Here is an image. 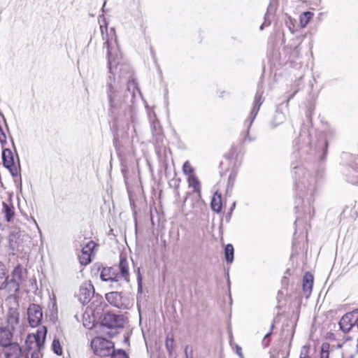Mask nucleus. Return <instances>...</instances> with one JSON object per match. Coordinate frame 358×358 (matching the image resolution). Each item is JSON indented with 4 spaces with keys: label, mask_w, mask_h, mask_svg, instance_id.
<instances>
[{
    "label": "nucleus",
    "mask_w": 358,
    "mask_h": 358,
    "mask_svg": "<svg viewBox=\"0 0 358 358\" xmlns=\"http://www.w3.org/2000/svg\"><path fill=\"white\" fill-rule=\"evenodd\" d=\"M100 278L103 281L109 282L112 289H118L130 281L129 263L126 256L120 255L118 271L115 267H105L101 271Z\"/></svg>",
    "instance_id": "f257e3e1"
},
{
    "label": "nucleus",
    "mask_w": 358,
    "mask_h": 358,
    "mask_svg": "<svg viewBox=\"0 0 358 358\" xmlns=\"http://www.w3.org/2000/svg\"><path fill=\"white\" fill-rule=\"evenodd\" d=\"M106 94L109 103V112L117 118L121 110L130 107L126 105L127 94H122L121 87L113 76H109L106 83Z\"/></svg>",
    "instance_id": "f03ea898"
},
{
    "label": "nucleus",
    "mask_w": 358,
    "mask_h": 358,
    "mask_svg": "<svg viewBox=\"0 0 358 358\" xmlns=\"http://www.w3.org/2000/svg\"><path fill=\"white\" fill-rule=\"evenodd\" d=\"M295 187L300 196H313L317 190V178L315 174L303 167L294 166Z\"/></svg>",
    "instance_id": "7ed1b4c3"
},
{
    "label": "nucleus",
    "mask_w": 358,
    "mask_h": 358,
    "mask_svg": "<svg viewBox=\"0 0 358 358\" xmlns=\"http://www.w3.org/2000/svg\"><path fill=\"white\" fill-rule=\"evenodd\" d=\"M101 32L103 40L106 42L103 44L104 48L107 49L108 65L109 73H113L112 70L119 64L121 59V55L118 50L117 45V39L115 38V29H110V35L107 34L108 28L106 26H100Z\"/></svg>",
    "instance_id": "20e7f679"
},
{
    "label": "nucleus",
    "mask_w": 358,
    "mask_h": 358,
    "mask_svg": "<svg viewBox=\"0 0 358 358\" xmlns=\"http://www.w3.org/2000/svg\"><path fill=\"white\" fill-rule=\"evenodd\" d=\"M46 334L47 328L45 326H42L35 334H31L27 336L25 344L29 351L33 350L31 354V358L42 357L41 350L44 348Z\"/></svg>",
    "instance_id": "39448f33"
},
{
    "label": "nucleus",
    "mask_w": 358,
    "mask_h": 358,
    "mask_svg": "<svg viewBox=\"0 0 358 358\" xmlns=\"http://www.w3.org/2000/svg\"><path fill=\"white\" fill-rule=\"evenodd\" d=\"M78 298L83 305L88 303L93 299L92 305L95 307L91 308L94 310H97L98 306L101 304V297L99 295L94 296V288L91 282H85L80 285Z\"/></svg>",
    "instance_id": "423d86ee"
},
{
    "label": "nucleus",
    "mask_w": 358,
    "mask_h": 358,
    "mask_svg": "<svg viewBox=\"0 0 358 358\" xmlns=\"http://www.w3.org/2000/svg\"><path fill=\"white\" fill-rule=\"evenodd\" d=\"M94 353L100 357H108L113 352L114 343L101 336L95 337L91 342Z\"/></svg>",
    "instance_id": "0eeeda50"
},
{
    "label": "nucleus",
    "mask_w": 358,
    "mask_h": 358,
    "mask_svg": "<svg viewBox=\"0 0 358 358\" xmlns=\"http://www.w3.org/2000/svg\"><path fill=\"white\" fill-rule=\"evenodd\" d=\"M123 324L124 322L120 316L110 313H106L101 320L103 328L111 329L110 331L106 333L110 337L116 334V331H113V329L122 328Z\"/></svg>",
    "instance_id": "6e6552de"
},
{
    "label": "nucleus",
    "mask_w": 358,
    "mask_h": 358,
    "mask_svg": "<svg viewBox=\"0 0 358 358\" xmlns=\"http://www.w3.org/2000/svg\"><path fill=\"white\" fill-rule=\"evenodd\" d=\"M43 318V312L41 307L36 303H31L27 308V319L29 325L31 327H38Z\"/></svg>",
    "instance_id": "1a4fd4ad"
},
{
    "label": "nucleus",
    "mask_w": 358,
    "mask_h": 358,
    "mask_svg": "<svg viewBox=\"0 0 358 358\" xmlns=\"http://www.w3.org/2000/svg\"><path fill=\"white\" fill-rule=\"evenodd\" d=\"M2 159L3 166L7 168L13 176L17 175L19 167V159L16 162L12 151L8 148H5L2 152Z\"/></svg>",
    "instance_id": "9d476101"
},
{
    "label": "nucleus",
    "mask_w": 358,
    "mask_h": 358,
    "mask_svg": "<svg viewBox=\"0 0 358 358\" xmlns=\"http://www.w3.org/2000/svg\"><path fill=\"white\" fill-rule=\"evenodd\" d=\"M357 318L358 309L345 314L339 322L341 329L345 333L349 332L353 327L356 326Z\"/></svg>",
    "instance_id": "9b49d317"
},
{
    "label": "nucleus",
    "mask_w": 358,
    "mask_h": 358,
    "mask_svg": "<svg viewBox=\"0 0 358 358\" xmlns=\"http://www.w3.org/2000/svg\"><path fill=\"white\" fill-rule=\"evenodd\" d=\"M0 289H6L8 292H17L19 285L8 280V272L4 265H0Z\"/></svg>",
    "instance_id": "f8f14e48"
},
{
    "label": "nucleus",
    "mask_w": 358,
    "mask_h": 358,
    "mask_svg": "<svg viewBox=\"0 0 358 358\" xmlns=\"http://www.w3.org/2000/svg\"><path fill=\"white\" fill-rule=\"evenodd\" d=\"M96 246V243L91 241H89L82 249L81 254L78 255L79 262L82 265H87L91 261L93 250Z\"/></svg>",
    "instance_id": "ddd939ff"
},
{
    "label": "nucleus",
    "mask_w": 358,
    "mask_h": 358,
    "mask_svg": "<svg viewBox=\"0 0 358 358\" xmlns=\"http://www.w3.org/2000/svg\"><path fill=\"white\" fill-rule=\"evenodd\" d=\"M106 299L110 304L117 308H127L124 299H123L122 292H110L106 294Z\"/></svg>",
    "instance_id": "4468645a"
},
{
    "label": "nucleus",
    "mask_w": 358,
    "mask_h": 358,
    "mask_svg": "<svg viewBox=\"0 0 358 358\" xmlns=\"http://www.w3.org/2000/svg\"><path fill=\"white\" fill-rule=\"evenodd\" d=\"M263 92L261 90H257L254 100V105L249 116V123L248 127L250 128L255 120L261 105L262 104L264 99H262Z\"/></svg>",
    "instance_id": "2eb2a0df"
},
{
    "label": "nucleus",
    "mask_w": 358,
    "mask_h": 358,
    "mask_svg": "<svg viewBox=\"0 0 358 358\" xmlns=\"http://www.w3.org/2000/svg\"><path fill=\"white\" fill-rule=\"evenodd\" d=\"M3 348L5 358H20L22 355V348L16 342H13Z\"/></svg>",
    "instance_id": "dca6fc26"
},
{
    "label": "nucleus",
    "mask_w": 358,
    "mask_h": 358,
    "mask_svg": "<svg viewBox=\"0 0 358 358\" xmlns=\"http://www.w3.org/2000/svg\"><path fill=\"white\" fill-rule=\"evenodd\" d=\"M20 320V313L17 308H10L7 313L6 322L3 324L6 327L15 330L16 325L18 324Z\"/></svg>",
    "instance_id": "f3484780"
},
{
    "label": "nucleus",
    "mask_w": 358,
    "mask_h": 358,
    "mask_svg": "<svg viewBox=\"0 0 358 358\" xmlns=\"http://www.w3.org/2000/svg\"><path fill=\"white\" fill-rule=\"evenodd\" d=\"M14 330L6 327L3 325L0 327V346L6 347L13 343V335Z\"/></svg>",
    "instance_id": "a211bd4d"
},
{
    "label": "nucleus",
    "mask_w": 358,
    "mask_h": 358,
    "mask_svg": "<svg viewBox=\"0 0 358 358\" xmlns=\"http://www.w3.org/2000/svg\"><path fill=\"white\" fill-rule=\"evenodd\" d=\"M1 212L4 215L6 220L10 222L15 215V208L11 203L3 201Z\"/></svg>",
    "instance_id": "6ab92c4d"
},
{
    "label": "nucleus",
    "mask_w": 358,
    "mask_h": 358,
    "mask_svg": "<svg viewBox=\"0 0 358 358\" xmlns=\"http://www.w3.org/2000/svg\"><path fill=\"white\" fill-rule=\"evenodd\" d=\"M211 208L216 213H220L222 210V196L221 194L216 192L211 201Z\"/></svg>",
    "instance_id": "aec40b11"
},
{
    "label": "nucleus",
    "mask_w": 358,
    "mask_h": 358,
    "mask_svg": "<svg viewBox=\"0 0 358 358\" xmlns=\"http://www.w3.org/2000/svg\"><path fill=\"white\" fill-rule=\"evenodd\" d=\"M23 268L20 265L15 267L12 273V279L10 282H15L20 286V282L23 280Z\"/></svg>",
    "instance_id": "412c9836"
},
{
    "label": "nucleus",
    "mask_w": 358,
    "mask_h": 358,
    "mask_svg": "<svg viewBox=\"0 0 358 358\" xmlns=\"http://www.w3.org/2000/svg\"><path fill=\"white\" fill-rule=\"evenodd\" d=\"M313 284V275L308 273H306L303 279V289L304 292L310 294L312 290Z\"/></svg>",
    "instance_id": "4be33fe9"
},
{
    "label": "nucleus",
    "mask_w": 358,
    "mask_h": 358,
    "mask_svg": "<svg viewBox=\"0 0 358 358\" xmlns=\"http://www.w3.org/2000/svg\"><path fill=\"white\" fill-rule=\"evenodd\" d=\"M189 186L194 188V191L196 193H200L201 186L199 179L194 175H191L188 178Z\"/></svg>",
    "instance_id": "5701e85b"
},
{
    "label": "nucleus",
    "mask_w": 358,
    "mask_h": 358,
    "mask_svg": "<svg viewBox=\"0 0 358 358\" xmlns=\"http://www.w3.org/2000/svg\"><path fill=\"white\" fill-rule=\"evenodd\" d=\"M131 98H134L136 93H138L141 95V92L138 87L137 83L134 80L129 81L127 84V90Z\"/></svg>",
    "instance_id": "b1692460"
},
{
    "label": "nucleus",
    "mask_w": 358,
    "mask_h": 358,
    "mask_svg": "<svg viewBox=\"0 0 358 358\" xmlns=\"http://www.w3.org/2000/svg\"><path fill=\"white\" fill-rule=\"evenodd\" d=\"M234 249L231 244H227L224 249L225 259L228 263H231L234 260Z\"/></svg>",
    "instance_id": "393cba45"
},
{
    "label": "nucleus",
    "mask_w": 358,
    "mask_h": 358,
    "mask_svg": "<svg viewBox=\"0 0 358 358\" xmlns=\"http://www.w3.org/2000/svg\"><path fill=\"white\" fill-rule=\"evenodd\" d=\"M313 17V13L310 11L303 13L300 15L301 27H305L308 24V22H310V20H311V18Z\"/></svg>",
    "instance_id": "a878e982"
},
{
    "label": "nucleus",
    "mask_w": 358,
    "mask_h": 358,
    "mask_svg": "<svg viewBox=\"0 0 358 358\" xmlns=\"http://www.w3.org/2000/svg\"><path fill=\"white\" fill-rule=\"evenodd\" d=\"M165 345L169 355L171 356L174 348V338L172 334L166 336Z\"/></svg>",
    "instance_id": "bb28decb"
},
{
    "label": "nucleus",
    "mask_w": 358,
    "mask_h": 358,
    "mask_svg": "<svg viewBox=\"0 0 358 358\" xmlns=\"http://www.w3.org/2000/svg\"><path fill=\"white\" fill-rule=\"evenodd\" d=\"M285 120L284 114L281 112L276 111L274 119L271 122L273 127H275L280 124Z\"/></svg>",
    "instance_id": "cd10ccee"
},
{
    "label": "nucleus",
    "mask_w": 358,
    "mask_h": 358,
    "mask_svg": "<svg viewBox=\"0 0 358 358\" xmlns=\"http://www.w3.org/2000/svg\"><path fill=\"white\" fill-rule=\"evenodd\" d=\"M358 169H353L350 171L349 173L348 180L352 184L358 185Z\"/></svg>",
    "instance_id": "c85d7f7f"
},
{
    "label": "nucleus",
    "mask_w": 358,
    "mask_h": 358,
    "mask_svg": "<svg viewBox=\"0 0 358 358\" xmlns=\"http://www.w3.org/2000/svg\"><path fill=\"white\" fill-rule=\"evenodd\" d=\"M330 345L328 343H323L321 346L320 358H329Z\"/></svg>",
    "instance_id": "c756f323"
},
{
    "label": "nucleus",
    "mask_w": 358,
    "mask_h": 358,
    "mask_svg": "<svg viewBox=\"0 0 358 358\" xmlns=\"http://www.w3.org/2000/svg\"><path fill=\"white\" fill-rule=\"evenodd\" d=\"M52 348L53 352L57 355H61L62 354V349L60 343L58 339L55 338L52 343Z\"/></svg>",
    "instance_id": "7c9ffc66"
},
{
    "label": "nucleus",
    "mask_w": 358,
    "mask_h": 358,
    "mask_svg": "<svg viewBox=\"0 0 358 358\" xmlns=\"http://www.w3.org/2000/svg\"><path fill=\"white\" fill-rule=\"evenodd\" d=\"M110 358H128L126 352L124 350H118L115 351L113 349V352L108 356Z\"/></svg>",
    "instance_id": "2f4dec72"
},
{
    "label": "nucleus",
    "mask_w": 358,
    "mask_h": 358,
    "mask_svg": "<svg viewBox=\"0 0 358 358\" xmlns=\"http://www.w3.org/2000/svg\"><path fill=\"white\" fill-rule=\"evenodd\" d=\"M182 171L185 174H187L189 176L194 175L193 174L194 169L192 168V166H191L190 163L188 161H186L184 163L183 166H182Z\"/></svg>",
    "instance_id": "473e14b6"
},
{
    "label": "nucleus",
    "mask_w": 358,
    "mask_h": 358,
    "mask_svg": "<svg viewBox=\"0 0 358 358\" xmlns=\"http://www.w3.org/2000/svg\"><path fill=\"white\" fill-rule=\"evenodd\" d=\"M136 275H137L138 289L140 292L142 289V280H143L142 275L140 272V268H137Z\"/></svg>",
    "instance_id": "72a5a7b5"
},
{
    "label": "nucleus",
    "mask_w": 358,
    "mask_h": 358,
    "mask_svg": "<svg viewBox=\"0 0 358 358\" xmlns=\"http://www.w3.org/2000/svg\"><path fill=\"white\" fill-rule=\"evenodd\" d=\"M273 327H274V325L272 324L271 327V331L268 333H267L264 337V339L262 341V344L264 345V347H267L269 344L268 338H269L270 335L271 334L272 329H273Z\"/></svg>",
    "instance_id": "f704fd0d"
},
{
    "label": "nucleus",
    "mask_w": 358,
    "mask_h": 358,
    "mask_svg": "<svg viewBox=\"0 0 358 358\" xmlns=\"http://www.w3.org/2000/svg\"><path fill=\"white\" fill-rule=\"evenodd\" d=\"M0 142L3 146L6 143V136L0 125Z\"/></svg>",
    "instance_id": "c9c22d12"
},
{
    "label": "nucleus",
    "mask_w": 358,
    "mask_h": 358,
    "mask_svg": "<svg viewBox=\"0 0 358 358\" xmlns=\"http://www.w3.org/2000/svg\"><path fill=\"white\" fill-rule=\"evenodd\" d=\"M309 348L307 345H304L302 348V350L300 353V357L302 358H306L308 354Z\"/></svg>",
    "instance_id": "e433bc0d"
},
{
    "label": "nucleus",
    "mask_w": 358,
    "mask_h": 358,
    "mask_svg": "<svg viewBox=\"0 0 358 358\" xmlns=\"http://www.w3.org/2000/svg\"><path fill=\"white\" fill-rule=\"evenodd\" d=\"M236 352L240 358H244L242 353V348L239 345L236 346Z\"/></svg>",
    "instance_id": "4c0bfd02"
},
{
    "label": "nucleus",
    "mask_w": 358,
    "mask_h": 358,
    "mask_svg": "<svg viewBox=\"0 0 358 358\" xmlns=\"http://www.w3.org/2000/svg\"><path fill=\"white\" fill-rule=\"evenodd\" d=\"M270 21H267L266 19H265L264 22L261 25L260 29L262 30L264 29V27H267L270 24Z\"/></svg>",
    "instance_id": "58836bf2"
},
{
    "label": "nucleus",
    "mask_w": 358,
    "mask_h": 358,
    "mask_svg": "<svg viewBox=\"0 0 358 358\" xmlns=\"http://www.w3.org/2000/svg\"><path fill=\"white\" fill-rule=\"evenodd\" d=\"M185 355H186V357L189 358V356H188V354H187V347H186V348H185Z\"/></svg>",
    "instance_id": "ea45409f"
},
{
    "label": "nucleus",
    "mask_w": 358,
    "mask_h": 358,
    "mask_svg": "<svg viewBox=\"0 0 358 358\" xmlns=\"http://www.w3.org/2000/svg\"><path fill=\"white\" fill-rule=\"evenodd\" d=\"M324 144L325 145L326 147L327 146V141H324Z\"/></svg>",
    "instance_id": "a19ab883"
},
{
    "label": "nucleus",
    "mask_w": 358,
    "mask_h": 358,
    "mask_svg": "<svg viewBox=\"0 0 358 358\" xmlns=\"http://www.w3.org/2000/svg\"><path fill=\"white\" fill-rule=\"evenodd\" d=\"M26 358H29V357H28V355H27V357H26Z\"/></svg>",
    "instance_id": "79ce46f5"
},
{
    "label": "nucleus",
    "mask_w": 358,
    "mask_h": 358,
    "mask_svg": "<svg viewBox=\"0 0 358 358\" xmlns=\"http://www.w3.org/2000/svg\"><path fill=\"white\" fill-rule=\"evenodd\" d=\"M299 358H302V357H299Z\"/></svg>",
    "instance_id": "37998d69"
}]
</instances>
